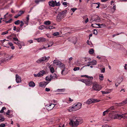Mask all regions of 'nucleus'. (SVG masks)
I'll use <instances>...</instances> for the list:
<instances>
[{
  "label": "nucleus",
  "instance_id": "473e14b6",
  "mask_svg": "<svg viewBox=\"0 0 127 127\" xmlns=\"http://www.w3.org/2000/svg\"><path fill=\"white\" fill-rule=\"evenodd\" d=\"M20 21L19 20H17L16 21H15L14 22V24H15L16 25H19L20 23Z\"/></svg>",
  "mask_w": 127,
  "mask_h": 127
},
{
  "label": "nucleus",
  "instance_id": "4d7b16f0",
  "mask_svg": "<svg viewBox=\"0 0 127 127\" xmlns=\"http://www.w3.org/2000/svg\"><path fill=\"white\" fill-rule=\"evenodd\" d=\"M105 71V68H103L101 70V73H104Z\"/></svg>",
  "mask_w": 127,
  "mask_h": 127
},
{
  "label": "nucleus",
  "instance_id": "f257e3e1",
  "mask_svg": "<svg viewBox=\"0 0 127 127\" xmlns=\"http://www.w3.org/2000/svg\"><path fill=\"white\" fill-rule=\"evenodd\" d=\"M82 123L81 118L77 117H74L70 120L69 124L73 127H75L78 126L80 123Z\"/></svg>",
  "mask_w": 127,
  "mask_h": 127
},
{
  "label": "nucleus",
  "instance_id": "c03bdc74",
  "mask_svg": "<svg viewBox=\"0 0 127 127\" xmlns=\"http://www.w3.org/2000/svg\"><path fill=\"white\" fill-rule=\"evenodd\" d=\"M88 45L90 46L91 47L93 46V44L91 42H90L88 40Z\"/></svg>",
  "mask_w": 127,
  "mask_h": 127
},
{
  "label": "nucleus",
  "instance_id": "f8f14e48",
  "mask_svg": "<svg viewBox=\"0 0 127 127\" xmlns=\"http://www.w3.org/2000/svg\"><path fill=\"white\" fill-rule=\"evenodd\" d=\"M21 77L18 74L16 75V80L17 83H20L21 82Z\"/></svg>",
  "mask_w": 127,
  "mask_h": 127
},
{
  "label": "nucleus",
  "instance_id": "052dcab7",
  "mask_svg": "<svg viewBox=\"0 0 127 127\" xmlns=\"http://www.w3.org/2000/svg\"><path fill=\"white\" fill-rule=\"evenodd\" d=\"M53 44V42L52 41H50L49 43V44L51 45V46Z\"/></svg>",
  "mask_w": 127,
  "mask_h": 127
},
{
  "label": "nucleus",
  "instance_id": "58836bf2",
  "mask_svg": "<svg viewBox=\"0 0 127 127\" xmlns=\"http://www.w3.org/2000/svg\"><path fill=\"white\" fill-rule=\"evenodd\" d=\"M5 58H5V59L6 60H10L9 59L10 57L9 55H7L5 57Z\"/></svg>",
  "mask_w": 127,
  "mask_h": 127
},
{
  "label": "nucleus",
  "instance_id": "a878e982",
  "mask_svg": "<svg viewBox=\"0 0 127 127\" xmlns=\"http://www.w3.org/2000/svg\"><path fill=\"white\" fill-rule=\"evenodd\" d=\"M89 53L90 54H93L94 53V50L93 49H92L90 50Z\"/></svg>",
  "mask_w": 127,
  "mask_h": 127
},
{
  "label": "nucleus",
  "instance_id": "1a4fd4ad",
  "mask_svg": "<svg viewBox=\"0 0 127 127\" xmlns=\"http://www.w3.org/2000/svg\"><path fill=\"white\" fill-rule=\"evenodd\" d=\"M100 3L99 2H98L96 3H92L91 5V6L92 7L94 8H98L99 7Z\"/></svg>",
  "mask_w": 127,
  "mask_h": 127
},
{
  "label": "nucleus",
  "instance_id": "412c9836",
  "mask_svg": "<svg viewBox=\"0 0 127 127\" xmlns=\"http://www.w3.org/2000/svg\"><path fill=\"white\" fill-rule=\"evenodd\" d=\"M67 10H65L61 12H60V13H61L63 16L64 17L65 16V14L67 12Z\"/></svg>",
  "mask_w": 127,
  "mask_h": 127
},
{
  "label": "nucleus",
  "instance_id": "49530a36",
  "mask_svg": "<svg viewBox=\"0 0 127 127\" xmlns=\"http://www.w3.org/2000/svg\"><path fill=\"white\" fill-rule=\"evenodd\" d=\"M124 33V32H121L119 33H118L116 34H113L112 35V36L113 37H114L115 36H117V35H119V34H120L121 33Z\"/></svg>",
  "mask_w": 127,
  "mask_h": 127
},
{
  "label": "nucleus",
  "instance_id": "393cba45",
  "mask_svg": "<svg viewBox=\"0 0 127 127\" xmlns=\"http://www.w3.org/2000/svg\"><path fill=\"white\" fill-rule=\"evenodd\" d=\"M93 103H95V102H98L100 101V100L99 99L98 100L96 99H92Z\"/></svg>",
  "mask_w": 127,
  "mask_h": 127
},
{
  "label": "nucleus",
  "instance_id": "774afa93",
  "mask_svg": "<svg viewBox=\"0 0 127 127\" xmlns=\"http://www.w3.org/2000/svg\"><path fill=\"white\" fill-rule=\"evenodd\" d=\"M125 69L127 70V64H125Z\"/></svg>",
  "mask_w": 127,
  "mask_h": 127
},
{
  "label": "nucleus",
  "instance_id": "4c0bfd02",
  "mask_svg": "<svg viewBox=\"0 0 127 127\" xmlns=\"http://www.w3.org/2000/svg\"><path fill=\"white\" fill-rule=\"evenodd\" d=\"M60 33L59 32H56L54 33L53 35L54 36H56L59 34Z\"/></svg>",
  "mask_w": 127,
  "mask_h": 127
},
{
  "label": "nucleus",
  "instance_id": "79ce46f5",
  "mask_svg": "<svg viewBox=\"0 0 127 127\" xmlns=\"http://www.w3.org/2000/svg\"><path fill=\"white\" fill-rule=\"evenodd\" d=\"M101 92L103 94H108L110 93V92H106V91H101Z\"/></svg>",
  "mask_w": 127,
  "mask_h": 127
},
{
  "label": "nucleus",
  "instance_id": "6e6552de",
  "mask_svg": "<svg viewBox=\"0 0 127 127\" xmlns=\"http://www.w3.org/2000/svg\"><path fill=\"white\" fill-rule=\"evenodd\" d=\"M56 104L51 103L48 106H46V109L48 111L52 110L54 107L56 106Z\"/></svg>",
  "mask_w": 127,
  "mask_h": 127
},
{
  "label": "nucleus",
  "instance_id": "a18cd8bd",
  "mask_svg": "<svg viewBox=\"0 0 127 127\" xmlns=\"http://www.w3.org/2000/svg\"><path fill=\"white\" fill-rule=\"evenodd\" d=\"M12 21V19H10L9 20L5 21V22L6 23H10Z\"/></svg>",
  "mask_w": 127,
  "mask_h": 127
},
{
  "label": "nucleus",
  "instance_id": "864d4df0",
  "mask_svg": "<svg viewBox=\"0 0 127 127\" xmlns=\"http://www.w3.org/2000/svg\"><path fill=\"white\" fill-rule=\"evenodd\" d=\"M77 9V8H71V9L72 11L74 12Z\"/></svg>",
  "mask_w": 127,
  "mask_h": 127
},
{
  "label": "nucleus",
  "instance_id": "7ed1b4c3",
  "mask_svg": "<svg viewBox=\"0 0 127 127\" xmlns=\"http://www.w3.org/2000/svg\"><path fill=\"white\" fill-rule=\"evenodd\" d=\"M91 18L89 17L90 22H92V21H95L97 22L100 21V17L97 15H94L92 16L91 15Z\"/></svg>",
  "mask_w": 127,
  "mask_h": 127
},
{
  "label": "nucleus",
  "instance_id": "680f3d73",
  "mask_svg": "<svg viewBox=\"0 0 127 127\" xmlns=\"http://www.w3.org/2000/svg\"><path fill=\"white\" fill-rule=\"evenodd\" d=\"M13 39L14 41H17L19 40L17 38L14 37L13 38Z\"/></svg>",
  "mask_w": 127,
  "mask_h": 127
},
{
  "label": "nucleus",
  "instance_id": "a19ab883",
  "mask_svg": "<svg viewBox=\"0 0 127 127\" xmlns=\"http://www.w3.org/2000/svg\"><path fill=\"white\" fill-rule=\"evenodd\" d=\"M79 69H80V67H74L73 68V70L74 71H76V70H79Z\"/></svg>",
  "mask_w": 127,
  "mask_h": 127
},
{
  "label": "nucleus",
  "instance_id": "c85d7f7f",
  "mask_svg": "<svg viewBox=\"0 0 127 127\" xmlns=\"http://www.w3.org/2000/svg\"><path fill=\"white\" fill-rule=\"evenodd\" d=\"M92 103H93L92 99H89L88 100V104H90Z\"/></svg>",
  "mask_w": 127,
  "mask_h": 127
},
{
  "label": "nucleus",
  "instance_id": "338daca9",
  "mask_svg": "<svg viewBox=\"0 0 127 127\" xmlns=\"http://www.w3.org/2000/svg\"><path fill=\"white\" fill-rule=\"evenodd\" d=\"M29 15H28L26 17V20L29 21Z\"/></svg>",
  "mask_w": 127,
  "mask_h": 127
},
{
  "label": "nucleus",
  "instance_id": "603ef678",
  "mask_svg": "<svg viewBox=\"0 0 127 127\" xmlns=\"http://www.w3.org/2000/svg\"><path fill=\"white\" fill-rule=\"evenodd\" d=\"M48 28L49 30H50L55 28V27L52 26H49L48 27Z\"/></svg>",
  "mask_w": 127,
  "mask_h": 127
},
{
  "label": "nucleus",
  "instance_id": "bb28decb",
  "mask_svg": "<svg viewBox=\"0 0 127 127\" xmlns=\"http://www.w3.org/2000/svg\"><path fill=\"white\" fill-rule=\"evenodd\" d=\"M46 80L48 81H50L52 80L51 77H50V76H47L46 78Z\"/></svg>",
  "mask_w": 127,
  "mask_h": 127
},
{
  "label": "nucleus",
  "instance_id": "37998d69",
  "mask_svg": "<svg viewBox=\"0 0 127 127\" xmlns=\"http://www.w3.org/2000/svg\"><path fill=\"white\" fill-rule=\"evenodd\" d=\"M43 0H35V3L37 4L38 3L41 1H42Z\"/></svg>",
  "mask_w": 127,
  "mask_h": 127
},
{
  "label": "nucleus",
  "instance_id": "7c9ffc66",
  "mask_svg": "<svg viewBox=\"0 0 127 127\" xmlns=\"http://www.w3.org/2000/svg\"><path fill=\"white\" fill-rule=\"evenodd\" d=\"M50 68V70L51 72L52 73H53L54 72V69L53 67H49Z\"/></svg>",
  "mask_w": 127,
  "mask_h": 127
},
{
  "label": "nucleus",
  "instance_id": "6e6d98bb",
  "mask_svg": "<svg viewBox=\"0 0 127 127\" xmlns=\"http://www.w3.org/2000/svg\"><path fill=\"white\" fill-rule=\"evenodd\" d=\"M7 44H9L10 46H12L13 45V43H12L10 42H8V43Z\"/></svg>",
  "mask_w": 127,
  "mask_h": 127
},
{
  "label": "nucleus",
  "instance_id": "5fc2aeb1",
  "mask_svg": "<svg viewBox=\"0 0 127 127\" xmlns=\"http://www.w3.org/2000/svg\"><path fill=\"white\" fill-rule=\"evenodd\" d=\"M8 33V31H6L5 32H3L1 34L2 35H5V34L7 33Z\"/></svg>",
  "mask_w": 127,
  "mask_h": 127
},
{
  "label": "nucleus",
  "instance_id": "4be33fe9",
  "mask_svg": "<svg viewBox=\"0 0 127 127\" xmlns=\"http://www.w3.org/2000/svg\"><path fill=\"white\" fill-rule=\"evenodd\" d=\"M29 85L30 87H34L35 86V84L33 82L31 81L29 83Z\"/></svg>",
  "mask_w": 127,
  "mask_h": 127
},
{
  "label": "nucleus",
  "instance_id": "39448f33",
  "mask_svg": "<svg viewBox=\"0 0 127 127\" xmlns=\"http://www.w3.org/2000/svg\"><path fill=\"white\" fill-rule=\"evenodd\" d=\"M102 88L101 86L97 83H94L93 85L92 89L95 91H99Z\"/></svg>",
  "mask_w": 127,
  "mask_h": 127
},
{
  "label": "nucleus",
  "instance_id": "6ab92c4d",
  "mask_svg": "<svg viewBox=\"0 0 127 127\" xmlns=\"http://www.w3.org/2000/svg\"><path fill=\"white\" fill-rule=\"evenodd\" d=\"M50 75V77H51V78L52 80L54 79H57V76L56 74H51Z\"/></svg>",
  "mask_w": 127,
  "mask_h": 127
},
{
  "label": "nucleus",
  "instance_id": "dca6fc26",
  "mask_svg": "<svg viewBox=\"0 0 127 127\" xmlns=\"http://www.w3.org/2000/svg\"><path fill=\"white\" fill-rule=\"evenodd\" d=\"M59 66H60L62 68H64V69H63L62 70V71H61V73L62 75H64V74H63V72L64 71V69L65 68V65H64V64L63 63H61V62L60 63V65Z\"/></svg>",
  "mask_w": 127,
  "mask_h": 127
},
{
  "label": "nucleus",
  "instance_id": "ea45409f",
  "mask_svg": "<svg viewBox=\"0 0 127 127\" xmlns=\"http://www.w3.org/2000/svg\"><path fill=\"white\" fill-rule=\"evenodd\" d=\"M93 33L94 34H97V30L95 29H94L93 31Z\"/></svg>",
  "mask_w": 127,
  "mask_h": 127
},
{
  "label": "nucleus",
  "instance_id": "a211bd4d",
  "mask_svg": "<svg viewBox=\"0 0 127 127\" xmlns=\"http://www.w3.org/2000/svg\"><path fill=\"white\" fill-rule=\"evenodd\" d=\"M45 71L43 70H42L39 72L38 73V75H39L38 77L42 76L44 74H45Z\"/></svg>",
  "mask_w": 127,
  "mask_h": 127
},
{
  "label": "nucleus",
  "instance_id": "e433bc0d",
  "mask_svg": "<svg viewBox=\"0 0 127 127\" xmlns=\"http://www.w3.org/2000/svg\"><path fill=\"white\" fill-rule=\"evenodd\" d=\"M127 103V98L126 99V100L123 101L121 103V104H125Z\"/></svg>",
  "mask_w": 127,
  "mask_h": 127
},
{
  "label": "nucleus",
  "instance_id": "9d476101",
  "mask_svg": "<svg viewBox=\"0 0 127 127\" xmlns=\"http://www.w3.org/2000/svg\"><path fill=\"white\" fill-rule=\"evenodd\" d=\"M64 17V16H63L62 14L59 13V14L57 16L56 18L57 20L58 21H59L63 18Z\"/></svg>",
  "mask_w": 127,
  "mask_h": 127
},
{
  "label": "nucleus",
  "instance_id": "c756f323",
  "mask_svg": "<svg viewBox=\"0 0 127 127\" xmlns=\"http://www.w3.org/2000/svg\"><path fill=\"white\" fill-rule=\"evenodd\" d=\"M36 62L38 64H40L42 62H43L40 58L37 60Z\"/></svg>",
  "mask_w": 127,
  "mask_h": 127
},
{
  "label": "nucleus",
  "instance_id": "e2e57ef3",
  "mask_svg": "<svg viewBox=\"0 0 127 127\" xmlns=\"http://www.w3.org/2000/svg\"><path fill=\"white\" fill-rule=\"evenodd\" d=\"M29 21L26 20L25 21H24V22L25 24H27V25H28V24Z\"/></svg>",
  "mask_w": 127,
  "mask_h": 127
},
{
  "label": "nucleus",
  "instance_id": "ddd939ff",
  "mask_svg": "<svg viewBox=\"0 0 127 127\" xmlns=\"http://www.w3.org/2000/svg\"><path fill=\"white\" fill-rule=\"evenodd\" d=\"M38 42H43L45 41V38L43 37H40L35 39Z\"/></svg>",
  "mask_w": 127,
  "mask_h": 127
},
{
  "label": "nucleus",
  "instance_id": "4468645a",
  "mask_svg": "<svg viewBox=\"0 0 127 127\" xmlns=\"http://www.w3.org/2000/svg\"><path fill=\"white\" fill-rule=\"evenodd\" d=\"M50 58V57L49 56H48L47 57L46 56H44L40 58V59H41L42 61L43 62H44L45 61H46V62H47Z\"/></svg>",
  "mask_w": 127,
  "mask_h": 127
},
{
  "label": "nucleus",
  "instance_id": "f03ea898",
  "mask_svg": "<svg viewBox=\"0 0 127 127\" xmlns=\"http://www.w3.org/2000/svg\"><path fill=\"white\" fill-rule=\"evenodd\" d=\"M115 112H111L109 115V117L111 118L114 119H120L122 118L124 119L126 118L127 119V113H126L122 115H119L118 114H115Z\"/></svg>",
  "mask_w": 127,
  "mask_h": 127
},
{
  "label": "nucleus",
  "instance_id": "2f4dec72",
  "mask_svg": "<svg viewBox=\"0 0 127 127\" xmlns=\"http://www.w3.org/2000/svg\"><path fill=\"white\" fill-rule=\"evenodd\" d=\"M44 24L46 25H49L51 24V22L49 21H46L44 23Z\"/></svg>",
  "mask_w": 127,
  "mask_h": 127
},
{
  "label": "nucleus",
  "instance_id": "13d9d810",
  "mask_svg": "<svg viewBox=\"0 0 127 127\" xmlns=\"http://www.w3.org/2000/svg\"><path fill=\"white\" fill-rule=\"evenodd\" d=\"M5 126V125L3 124H2L0 125V127H4Z\"/></svg>",
  "mask_w": 127,
  "mask_h": 127
},
{
  "label": "nucleus",
  "instance_id": "f3484780",
  "mask_svg": "<svg viewBox=\"0 0 127 127\" xmlns=\"http://www.w3.org/2000/svg\"><path fill=\"white\" fill-rule=\"evenodd\" d=\"M48 84V83L45 82H41L39 83V86L41 87H45Z\"/></svg>",
  "mask_w": 127,
  "mask_h": 127
},
{
  "label": "nucleus",
  "instance_id": "aec40b11",
  "mask_svg": "<svg viewBox=\"0 0 127 127\" xmlns=\"http://www.w3.org/2000/svg\"><path fill=\"white\" fill-rule=\"evenodd\" d=\"M61 62L60 61L57 60H55L53 61V63L54 64L58 66L60 65V63Z\"/></svg>",
  "mask_w": 127,
  "mask_h": 127
},
{
  "label": "nucleus",
  "instance_id": "0eeeda50",
  "mask_svg": "<svg viewBox=\"0 0 127 127\" xmlns=\"http://www.w3.org/2000/svg\"><path fill=\"white\" fill-rule=\"evenodd\" d=\"M68 41H71L74 44H75L77 41V38L75 37H74L72 38L70 37L67 39Z\"/></svg>",
  "mask_w": 127,
  "mask_h": 127
},
{
  "label": "nucleus",
  "instance_id": "9b49d317",
  "mask_svg": "<svg viewBox=\"0 0 127 127\" xmlns=\"http://www.w3.org/2000/svg\"><path fill=\"white\" fill-rule=\"evenodd\" d=\"M55 2H56V0L55 1L53 0L50 1L48 2V4L50 6L54 7L55 6Z\"/></svg>",
  "mask_w": 127,
  "mask_h": 127
},
{
  "label": "nucleus",
  "instance_id": "bf43d9fd",
  "mask_svg": "<svg viewBox=\"0 0 127 127\" xmlns=\"http://www.w3.org/2000/svg\"><path fill=\"white\" fill-rule=\"evenodd\" d=\"M45 91L46 92H49L50 90V89L49 88H46L45 89Z\"/></svg>",
  "mask_w": 127,
  "mask_h": 127
},
{
  "label": "nucleus",
  "instance_id": "f704fd0d",
  "mask_svg": "<svg viewBox=\"0 0 127 127\" xmlns=\"http://www.w3.org/2000/svg\"><path fill=\"white\" fill-rule=\"evenodd\" d=\"M93 78V77L89 76H88V82H91V81L89 80L90 79L92 80Z\"/></svg>",
  "mask_w": 127,
  "mask_h": 127
},
{
  "label": "nucleus",
  "instance_id": "c9c22d12",
  "mask_svg": "<svg viewBox=\"0 0 127 127\" xmlns=\"http://www.w3.org/2000/svg\"><path fill=\"white\" fill-rule=\"evenodd\" d=\"M44 25L40 26L39 27V29L40 30H43L44 29Z\"/></svg>",
  "mask_w": 127,
  "mask_h": 127
},
{
  "label": "nucleus",
  "instance_id": "2eb2a0df",
  "mask_svg": "<svg viewBox=\"0 0 127 127\" xmlns=\"http://www.w3.org/2000/svg\"><path fill=\"white\" fill-rule=\"evenodd\" d=\"M96 64V61L95 60H93L92 61L88 63V66H90V65H95Z\"/></svg>",
  "mask_w": 127,
  "mask_h": 127
},
{
  "label": "nucleus",
  "instance_id": "cd10ccee",
  "mask_svg": "<svg viewBox=\"0 0 127 127\" xmlns=\"http://www.w3.org/2000/svg\"><path fill=\"white\" fill-rule=\"evenodd\" d=\"M80 81L82 82L85 83L86 85H87V79H82L80 80Z\"/></svg>",
  "mask_w": 127,
  "mask_h": 127
},
{
  "label": "nucleus",
  "instance_id": "72a5a7b5",
  "mask_svg": "<svg viewBox=\"0 0 127 127\" xmlns=\"http://www.w3.org/2000/svg\"><path fill=\"white\" fill-rule=\"evenodd\" d=\"M6 109L5 107H3L1 110L0 111V113H3L4 112V110H5Z\"/></svg>",
  "mask_w": 127,
  "mask_h": 127
},
{
  "label": "nucleus",
  "instance_id": "09e8293b",
  "mask_svg": "<svg viewBox=\"0 0 127 127\" xmlns=\"http://www.w3.org/2000/svg\"><path fill=\"white\" fill-rule=\"evenodd\" d=\"M121 81L120 82H117L115 84V85L117 87L121 83Z\"/></svg>",
  "mask_w": 127,
  "mask_h": 127
},
{
  "label": "nucleus",
  "instance_id": "3c124183",
  "mask_svg": "<svg viewBox=\"0 0 127 127\" xmlns=\"http://www.w3.org/2000/svg\"><path fill=\"white\" fill-rule=\"evenodd\" d=\"M20 23H21L20 25V26L21 27V28H22L23 26L24 25V23L23 22V21H20Z\"/></svg>",
  "mask_w": 127,
  "mask_h": 127
},
{
  "label": "nucleus",
  "instance_id": "0e129e2a",
  "mask_svg": "<svg viewBox=\"0 0 127 127\" xmlns=\"http://www.w3.org/2000/svg\"><path fill=\"white\" fill-rule=\"evenodd\" d=\"M20 43V42L18 40L17 41V42H14V43L17 45L19 44Z\"/></svg>",
  "mask_w": 127,
  "mask_h": 127
},
{
  "label": "nucleus",
  "instance_id": "69168bd1",
  "mask_svg": "<svg viewBox=\"0 0 127 127\" xmlns=\"http://www.w3.org/2000/svg\"><path fill=\"white\" fill-rule=\"evenodd\" d=\"M10 113V111L9 110H8L7 112L6 113V114L9 115Z\"/></svg>",
  "mask_w": 127,
  "mask_h": 127
},
{
  "label": "nucleus",
  "instance_id": "b1692460",
  "mask_svg": "<svg viewBox=\"0 0 127 127\" xmlns=\"http://www.w3.org/2000/svg\"><path fill=\"white\" fill-rule=\"evenodd\" d=\"M5 120L4 118L0 114V122L3 121Z\"/></svg>",
  "mask_w": 127,
  "mask_h": 127
},
{
  "label": "nucleus",
  "instance_id": "423d86ee",
  "mask_svg": "<svg viewBox=\"0 0 127 127\" xmlns=\"http://www.w3.org/2000/svg\"><path fill=\"white\" fill-rule=\"evenodd\" d=\"M114 106H112L109 108H108V109H107L106 111H105L103 112V116H104L106 114H107L109 112H111L109 113H110L111 112H113V111H112L111 110H114Z\"/></svg>",
  "mask_w": 127,
  "mask_h": 127
},
{
  "label": "nucleus",
  "instance_id": "20e7f679",
  "mask_svg": "<svg viewBox=\"0 0 127 127\" xmlns=\"http://www.w3.org/2000/svg\"><path fill=\"white\" fill-rule=\"evenodd\" d=\"M81 104L80 103H78L77 104H75L70 109L73 111L78 110L81 108Z\"/></svg>",
  "mask_w": 127,
  "mask_h": 127
},
{
  "label": "nucleus",
  "instance_id": "5701e85b",
  "mask_svg": "<svg viewBox=\"0 0 127 127\" xmlns=\"http://www.w3.org/2000/svg\"><path fill=\"white\" fill-rule=\"evenodd\" d=\"M99 79L101 80H102L103 79L104 76L103 74H100L99 75Z\"/></svg>",
  "mask_w": 127,
  "mask_h": 127
},
{
  "label": "nucleus",
  "instance_id": "de8ad7c7",
  "mask_svg": "<svg viewBox=\"0 0 127 127\" xmlns=\"http://www.w3.org/2000/svg\"><path fill=\"white\" fill-rule=\"evenodd\" d=\"M55 6H59L60 5V3L59 2H57L56 1V2H55Z\"/></svg>",
  "mask_w": 127,
  "mask_h": 127
},
{
  "label": "nucleus",
  "instance_id": "8fccbe9b",
  "mask_svg": "<svg viewBox=\"0 0 127 127\" xmlns=\"http://www.w3.org/2000/svg\"><path fill=\"white\" fill-rule=\"evenodd\" d=\"M105 25L103 24H100V27H98V28H101L103 27H105Z\"/></svg>",
  "mask_w": 127,
  "mask_h": 127
}]
</instances>
